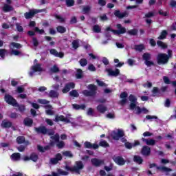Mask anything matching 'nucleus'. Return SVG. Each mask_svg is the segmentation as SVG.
Here are the masks:
<instances>
[{"label":"nucleus","mask_w":176,"mask_h":176,"mask_svg":"<svg viewBox=\"0 0 176 176\" xmlns=\"http://www.w3.org/2000/svg\"><path fill=\"white\" fill-rule=\"evenodd\" d=\"M126 32L131 36H137V35H138V29L134 28L128 31L126 30Z\"/></svg>","instance_id":"obj_30"},{"label":"nucleus","mask_w":176,"mask_h":176,"mask_svg":"<svg viewBox=\"0 0 176 176\" xmlns=\"http://www.w3.org/2000/svg\"><path fill=\"white\" fill-rule=\"evenodd\" d=\"M38 104H43V105H46L47 104H50V101L46 99H38Z\"/></svg>","instance_id":"obj_55"},{"label":"nucleus","mask_w":176,"mask_h":176,"mask_svg":"<svg viewBox=\"0 0 176 176\" xmlns=\"http://www.w3.org/2000/svg\"><path fill=\"white\" fill-rule=\"evenodd\" d=\"M96 109L100 113H105V112L107 111V107L104 106L103 104H98Z\"/></svg>","instance_id":"obj_27"},{"label":"nucleus","mask_w":176,"mask_h":176,"mask_svg":"<svg viewBox=\"0 0 176 176\" xmlns=\"http://www.w3.org/2000/svg\"><path fill=\"white\" fill-rule=\"evenodd\" d=\"M13 10V7L10 6L9 4H4L3 7V11L4 13H8V12H12Z\"/></svg>","instance_id":"obj_35"},{"label":"nucleus","mask_w":176,"mask_h":176,"mask_svg":"<svg viewBox=\"0 0 176 176\" xmlns=\"http://www.w3.org/2000/svg\"><path fill=\"white\" fill-rule=\"evenodd\" d=\"M135 109L137 110V112H136L137 115H140V113H142V112L144 113H148V112H149V111L147 110L146 108L143 107L141 109V107H140V106H137Z\"/></svg>","instance_id":"obj_28"},{"label":"nucleus","mask_w":176,"mask_h":176,"mask_svg":"<svg viewBox=\"0 0 176 176\" xmlns=\"http://www.w3.org/2000/svg\"><path fill=\"white\" fill-rule=\"evenodd\" d=\"M57 173H58L59 175H68L69 173L65 171V170H63V169L58 168L57 170Z\"/></svg>","instance_id":"obj_58"},{"label":"nucleus","mask_w":176,"mask_h":176,"mask_svg":"<svg viewBox=\"0 0 176 176\" xmlns=\"http://www.w3.org/2000/svg\"><path fill=\"white\" fill-rule=\"evenodd\" d=\"M91 10V7L89 6H85L82 8V13L84 14H87Z\"/></svg>","instance_id":"obj_48"},{"label":"nucleus","mask_w":176,"mask_h":176,"mask_svg":"<svg viewBox=\"0 0 176 176\" xmlns=\"http://www.w3.org/2000/svg\"><path fill=\"white\" fill-rule=\"evenodd\" d=\"M33 46L37 47L39 46V41H38V38L36 37H32Z\"/></svg>","instance_id":"obj_62"},{"label":"nucleus","mask_w":176,"mask_h":176,"mask_svg":"<svg viewBox=\"0 0 176 176\" xmlns=\"http://www.w3.org/2000/svg\"><path fill=\"white\" fill-rule=\"evenodd\" d=\"M30 156V160H32V162H34V163H36V162H38V160H39V155H38L35 152L32 153Z\"/></svg>","instance_id":"obj_31"},{"label":"nucleus","mask_w":176,"mask_h":176,"mask_svg":"<svg viewBox=\"0 0 176 176\" xmlns=\"http://www.w3.org/2000/svg\"><path fill=\"white\" fill-rule=\"evenodd\" d=\"M11 157L12 160H15V162H17L21 158V155L20 154V153H14L12 154Z\"/></svg>","instance_id":"obj_36"},{"label":"nucleus","mask_w":176,"mask_h":176,"mask_svg":"<svg viewBox=\"0 0 176 176\" xmlns=\"http://www.w3.org/2000/svg\"><path fill=\"white\" fill-rule=\"evenodd\" d=\"M98 146H102V148H109V144L106 140H101Z\"/></svg>","instance_id":"obj_38"},{"label":"nucleus","mask_w":176,"mask_h":176,"mask_svg":"<svg viewBox=\"0 0 176 176\" xmlns=\"http://www.w3.org/2000/svg\"><path fill=\"white\" fill-rule=\"evenodd\" d=\"M67 171H70L71 173H76V174H80V170L85 168V165L82 161H76L75 162V166L71 167L68 165L65 167Z\"/></svg>","instance_id":"obj_1"},{"label":"nucleus","mask_w":176,"mask_h":176,"mask_svg":"<svg viewBox=\"0 0 176 176\" xmlns=\"http://www.w3.org/2000/svg\"><path fill=\"white\" fill-rule=\"evenodd\" d=\"M91 163L95 167H100V166H102V164H104L105 162L104 160H98L97 158H92L91 160Z\"/></svg>","instance_id":"obj_15"},{"label":"nucleus","mask_w":176,"mask_h":176,"mask_svg":"<svg viewBox=\"0 0 176 176\" xmlns=\"http://www.w3.org/2000/svg\"><path fill=\"white\" fill-rule=\"evenodd\" d=\"M10 49H21L23 47V45L20 43H16V42H12L10 43L9 45Z\"/></svg>","instance_id":"obj_25"},{"label":"nucleus","mask_w":176,"mask_h":176,"mask_svg":"<svg viewBox=\"0 0 176 176\" xmlns=\"http://www.w3.org/2000/svg\"><path fill=\"white\" fill-rule=\"evenodd\" d=\"M11 54H13L14 56H20L21 55V52L16 50H12Z\"/></svg>","instance_id":"obj_64"},{"label":"nucleus","mask_w":176,"mask_h":176,"mask_svg":"<svg viewBox=\"0 0 176 176\" xmlns=\"http://www.w3.org/2000/svg\"><path fill=\"white\" fill-rule=\"evenodd\" d=\"M142 58L144 61V64L146 65V67H152V65H155V63L151 60V58H152V55L150 53H144L142 56Z\"/></svg>","instance_id":"obj_6"},{"label":"nucleus","mask_w":176,"mask_h":176,"mask_svg":"<svg viewBox=\"0 0 176 176\" xmlns=\"http://www.w3.org/2000/svg\"><path fill=\"white\" fill-rule=\"evenodd\" d=\"M129 100L131 102V104H129L130 109L132 111L135 109V108H137V97L133 94H130Z\"/></svg>","instance_id":"obj_9"},{"label":"nucleus","mask_w":176,"mask_h":176,"mask_svg":"<svg viewBox=\"0 0 176 176\" xmlns=\"http://www.w3.org/2000/svg\"><path fill=\"white\" fill-rule=\"evenodd\" d=\"M153 167H156L157 170L162 171L163 173H170L173 171V169L167 168L166 166H157V165L155 163L149 164V168H153Z\"/></svg>","instance_id":"obj_8"},{"label":"nucleus","mask_w":176,"mask_h":176,"mask_svg":"<svg viewBox=\"0 0 176 176\" xmlns=\"http://www.w3.org/2000/svg\"><path fill=\"white\" fill-rule=\"evenodd\" d=\"M84 147L87 149H98L99 146L97 144H91V142L86 141L84 143Z\"/></svg>","instance_id":"obj_16"},{"label":"nucleus","mask_w":176,"mask_h":176,"mask_svg":"<svg viewBox=\"0 0 176 176\" xmlns=\"http://www.w3.org/2000/svg\"><path fill=\"white\" fill-rule=\"evenodd\" d=\"M71 89H75V83L74 82H68L65 84L64 88L62 89V93L64 94L68 93Z\"/></svg>","instance_id":"obj_14"},{"label":"nucleus","mask_w":176,"mask_h":176,"mask_svg":"<svg viewBox=\"0 0 176 176\" xmlns=\"http://www.w3.org/2000/svg\"><path fill=\"white\" fill-rule=\"evenodd\" d=\"M72 107L74 109H76V111H79L80 109L84 111V109H86V105L85 104H73Z\"/></svg>","instance_id":"obj_33"},{"label":"nucleus","mask_w":176,"mask_h":176,"mask_svg":"<svg viewBox=\"0 0 176 176\" xmlns=\"http://www.w3.org/2000/svg\"><path fill=\"white\" fill-rule=\"evenodd\" d=\"M48 96L50 98H58V96H60V94L55 90H51L50 91Z\"/></svg>","instance_id":"obj_34"},{"label":"nucleus","mask_w":176,"mask_h":176,"mask_svg":"<svg viewBox=\"0 0 176 176\" xmlns=\"http://www.w3.org/2000/svg\"><path fill=\"white\" fill-rule=\"evenodd\" d=\"M115 163L118 164V166H124L126 164V160L121 157V156H117L113 159Z\"/></svg>","instance_id":"obj_18"},{"label":"nucleus","mask_w":176,"mask_h":176,"mask_svg":"<svg viewBox=\"0 0 176 176\" xmlns=\"http://www.w3.org/2000/svg\"><path fill=\"white\" fill-rule=\"evenodd\" d=\"M158 13L160 16H163L164 17H167V16H168V12L167 11L164 12L163 10H160Z\"/></svg>","instance_id":"obj_63"},{"label":"nucleus","mask_w":176,"mask_h":176,"mask_svg":"<svg viewBox=\"0 0 176 176\" xmlns=\"http://www.w3.org/2000/svg\"><path fill=\"white\" fill-rule=\"evenodd\" d=\"M15 25L16 27V30L18 31V32H24V28H23V26H21V23H16Z\"/></svg>","instance_id":"obj_51"},{"label":"nucleus","mask_w":176,"mask_h":176,"mask_svg":"<svg viewBox=\"0 0 176 176\" xmlns=\"http://www.w3.org/2000/svg\"><path fill=\"white\" fill-rule=\"evenodd\" d=\"M63 160V155H61V153H57L55 155V157L50 158V164L56 165L58 163V162H61Z\"/></svg>","instance_id":"obj_10"},{"label":"nucleus","mask_w":176,"mask_h":176,"mask_svg":"<svg viewBox=\"0 0 176 176\" xmlns=\"http://www.w3.org/2000/svg\"><path fill=\"white\" fill-rule=\"evenodd\" d=\"M37 149L39 151V152L44 153V152H46V151H50V146H45L43 147L41 145H38L37 146Z\"/></svg>","instance_id":"obj_32"},{"label":"nucleus","mask_w":176,"mask_h":176,"mask_svg":"<svg viewBox=\"0 0 176 176\" xmlns=\"http://www.w3.org/2000/svg\"><path fill=\"white\" fill-rule=\"evenodd\" d=\"M34 131L37 134H43V135H46V134H47V129L45 126L35 127Z\"/></svg>","instance_id":"obj_12"},{"label":"nucleus","mask_w":176,"mask_h":176,"mask_svg":"<svg viewBox=\"0 0 176 176\" xmlns=\"http://www.w3.org/2000/svg\"><path fill=\"white\" fill-rule=\"evenodd\" d=\"M124 135V131L121 129H118V131L116 132V131H113L111 133V137L112 140L114 141H119L121 138V142H127V139L125 138H123Z\"/></svg>","instance_id":"obj_3"},{"label":"nucleus","mask_w":176,"mask_h":176,"mask_svg":"<svg viewBox=\"0 0 176 176\" xmlns=\"http://www.w3.org/2000/svg\"><path fill=\"white\" fill-rule=\"evenodd\" d=\"M41 12H42V10H30V12L25 13V18L27 20L30 19H32V17H34V16H35L36 13H41Z\"/></svg>","instance_id":"obj_11"},{"label":"nucleus","mask_w":176,"mask_h":176,"mask_svg":"<svg viewBox=\"0 0 176 176\" xmlns=\"http://www.w3.org/2000/svg\"><path fill=\"white\" fill-rule=\"evenodd\" d=\"M72 47L73 49H78V47H79V41L78 40H74L72 41Z\"/></svg>","instance_id":"obj_56"},{"label":"nucleus","mask_w":176,"mask_h":176,"mask_svg":"<svg viewBox=\"0 0 176 176\" xmlns=\"http://www.w3.org/2000/svg\"><path fill=\"white\" fill-rule=\"evenodd\" d=\"M4 101L7 102V104H9V105H12V107H14V105H17V100L13 98L11 95L6 94L4 96Z\"/></svg>","instance_id":"obj_7"},{"label":"nucleus","mask_w":176,"mask_h":176,"mask_svg":"<svg viewBox=\"0 0 176 176\" xmlns=\"http://www.w3.org/2000/svg\"><path fill=\"white\" fill-rule=\"evenodd\" d=\"M168 34V33L167 32V30H162L160 33V35L157 37V39H159V41L166 39Z\"/></svg>","instance_id":"obj_29"},{"label":"nucleus","mask_w":176,"mask_h":176,"mask_svg":"<svg viewBox=\"0 0 176 176\" xmlns=\"http://www.w3.org/2000/svg\"><path fill=\"white\" fill-rule=\"evenodd\" d=\"M88 89H85L82 91V94L85 97H94L97 94V90L98 88L94 84H90L88 85Z\"/></svg>","instance_id":"obj_2"},{"label":"nucleus","mask_w":176,"mask_h":176,"mask_svg":"<svg viewBox=\"0 0 176 176\" xmlns=\"http://www.w3.org/2000/svg\"><path fill=\"white\" fill-rule=\"evenodd\" d=\"M17 144H24L25 142V138L24 136H18L16 138Z\"/></svg>","instance_id":"obj_45"},{"label":"nucleus","mask_w":176,"mask_h":176,"mask_svg":"<svg viewBox=\"0 0 176 176\" xmlns=\"http://www.w3.org/2000/svg\"><path fill=\"white\" fill-rule=\"evenodd\" d=\"M6 49H0V57H1L3 59H5V54H6Z\"/></svg>","instance_id":"obj_61"},{"label":"nucleus","mask_w":176,"mask_h":176,"mask_svg":"<svg viewBox=\"0 0 176 176\" xmlns=\"http://www.w3.org/2000/svg\"><path fill=\"white\" fill-rule=\"evenodd\" d=\"M51 72H53V74H57V72H60V69L57 65H54V66L50 69Z\"/></svg>","instance_id":"obj_54"},{"label":"nucleus","mask_w":176,"mask_h":176,"mask_svg":"<svg viewBox=\"0 0 176 176\" xmlns=\"http://www.w3.org/2000/svg\"><path fill=\"white\" fill-rule=\"evenodd\" d=\"M144 49H145V46L144 45V44L135 45V50H136V52H141Z\"/></svg>","instance_id":"obj_40"},{"label":"nucleus","mask_w":176,"mask_h":176,"mask_svg":"<svg viewBox=\"0 0 176 176\" xmlns=\"http://www.w3.org/2000/svg\"><path fill=\"white\" fill-rule=\"evenodd\" d=\"M54 16L55 17V19H56V20H58L59 23H65V18H63L61 16H60L57 14H54Z\"/></svg>","instance_id":"obj_47"},{"label":"nucleus","mask_w":176,"mask_h":176,"mask_svg":"<svg viewBox=\"0 0 176 176\" xmlns=\"http://www.w3.org/2000/svg\"><path fill=\"white\" fill-rule=\"evenodd\" d=\"M106 72L108 73L109 76H119L120 75V70L118 68H116L115 71L112 69H106Z\"/></svg>","instance_id":"obj_13"},{"label":"nucleus","mask_w":176,"mask_h":176,"mask_svg":"<svg viewBox=\"0 0 176 176\" xmlns=\"http://www.w3.org/2000/svg\"><path fill=\"white\" fill-rule=\"evenodd\" d=\"M157 46H159V47H161L162 49H167L168 47L167 45L160 40L157 41Z\"/></svg>","instance_id":"obj_44"},{"label":"nucleus","mask_w":176,"mask_h":176,"mask_svg":"<svg viewBox=\"0 0 176 176\" xmlns=\"http://www.w3.org/2000/svg\"><path fill=\"white\" fill-rule=\"evenodd\" d=\"M76 78L77 79H82L83 78V72L80 69H77V73L76 74Z\"/></svg>","instance_id":"obj_43"},{"label":"nucleus","mask_w":176,"mask_h":176,"mask_svg":"<svg viewBox=\"0 0 176 176\" xmlns=\"http://www.w3.org/2000/svg\"><path fill=\"white\" fill-rule=\"evenodd\" d=\"M133 162L136 163V164H142L144 163V160L140 155H134L133 156Z\"/></svg>","instance_id":"obj_26"},{"label":"nucleus","mask_w":176,"mask_h":176,"mask_svg":"<svg viewBox=\"0 0 176 176\" xmlns=\"http://www.w3.org/2000/svg\"><path fill=\"white\" fill-rule=\"evenodd\" d=\"M114 16L118 19H124V17H127V12H120V10H116L114 11Z\"/></svg>","instance_id":"obj_20"},{"label":"nucleus","mask_w":176,"mask_h":176,"mask_svg":"<svg viewBox=\"0 0 176 176\" xmlns=\"http://www.w3.org/2000/svg\"><path fill=\"white\" fill-rule=\"evenodd\" d=\"M63 1V0H60ZM66 1V5L67 8H71L72 6H74L75 5V0H65Z\"/></svg>","instance_id":"obj_53"},{"label":"nucleus","mask_w":176,"mask_h":176,"mask_svg":"<svg viewBox=\"0 0 176 176\" xmlns=\"http://www.w3.org/2000/svg\"><path fill=\"white\" fill-rule=\"evenodd\" d=\"M142 142H145L146 145L153 146L156 145V140L153 139H146L145 138H142Z\"/></svg>","instance_id":"obj_22"},{"label":"nucleus","mask_w":176,"mask_h":176,"mask_svg":"<svg viewBox=\"0 0 176 176\" xmlns=\"http://www.w3.org/2000/svg\"><path fill=\"white\" fill-rule=\"evenodd\" d=\"M141 153L143 155V156H149L151 155V147L144 146L142 148Z\"/></svg>","instance_id":"obj_21"},{"label":"nucleus","mask_w":176,"mask_h":176,"mask_svg":"<svg viewBox=\"0 0 176 176\" xmlns=\"http://www.w3.org/2000/svg\"><path fill=\"white\" fill-rule=\"evenodd\" d=\"M79 63H80V65H81V67H86V65H87V59L81 58L80 60Z\"/></svg>","instance_id":"obj_57"},{"label":"nucleus","mask_w":176,"mask_h":176,"mask_svg":"<svg viewBox=\"0 0 176 176\" xmlns=\"http://www.w3.org/2000/svg\"><path fill=\"white\" fill-rule=\"evenodd\" d=\"M32 69L34 71V72H42L43 71V69L41 67V64L39 63L32 66Z\"/></svg>","instance_id":"obj_37"},{"label":"nucleus","mask_w":176,"mask_h":176,"mask_svg":"<svg viewBox=\"0 0 176 176\" xmlns=\"http://www.w3.org/2000/svg\"><path fill=\"white\" fill-rule=\"evenodd\" d=\"M69 94L70 97H76V98L79 97V93L78 92V91H76V89L72 90L69 93Z\"/></svg>","instance_id":"obj_46"},{"label":"nucleus","mask_w":176,"mask_h":176,"mask_svg":"<svg viewBox=\"0 0 176 176\" xmlns=\"http://www.w3.org/2000/svg\"><path fill=\"white\" fill-rule=\"evenodd\" d=\"M51 139L54 140L55 142H58L60 141V135H58V133H56L54 136H51Z\"/></svg>","instance_id":"obj_59"},{"label":"nucleus","mask_w":176,"mask_h":176,"mask_svg":"<svg viewBox=\"0 0 176 176\" xmlns=\"http://www.w3.org/2000/svg\"><path fill=\"white\" fill-rule=\"evenodd\" d=\"M168 60L167 54L160 53L157 56V63L158 65H164L165 64H167V63H168Z\"/></svg>","instance_id":"obj_5"},{"label":"nucleus","mask_w":176,"mask_h":176,"mask_svg":"<svg viewBox=\"0 0 176 176\" xmlns=\"http://www.w3.org/2000/svg\"><path fill=\"white\" fill-rule=\"evenodd\" d=\"M56 146L57 148H58V149H63V148L65 146V143L63 140H59L58 142H56Z\"/></svg>","instance_id":"obj_49"},{"label":"nucleus","mask_w":176,"mask_h":176,"mask_svg":"<svg viewBox=\"0 0 176 176\" xmlns=\"http://www.w3.org/2000/svg\"><path fill=\"white\" fill-rule=\"evenodd\" d=\"M14 107H17L19 112H24L25 111V106L23 104H19V103H16V104L14 105Z\"/></svg>","instance_id":"obj_50"},{"label":"nucleus","mask_w":176,"mask_h":176,"mask_svg":"<svg viewBox=\"0 0 176 176\" xmlns=\"http://www.w3.org/2000/svg\"><path fill=\"white\" fill-rule=\"evenodd\" d=\"M50 54H52V56H54L55 57H59L60 58H63V57H64V52H58L56 49H51L50 50Z\"/></svg>","instance_id":"obj_19"},{"label":"nucleus","mask_w":176,"mask_h":176,"mask_svg":"<svg viewBox=\"0 0 176 176\" xmlns=\"http://www.w3.org/2000/svg\"><path fill=\"white\" fill-rule=\"evenodd\" d=\"M92 31L96 34H100V32H101V27L98 25H94L92 28Z\"/></svg>","instance_id":"obj_42"},{"label":"nucleus","mask_w":176,"mask_h":176,"mask_svg":"<svg viewBox=\"0 0 176 176\" xmlns=\"http://www.w3.org/2000/svg\"><path fill=\"white\" fill-rule=\"evenodd\" d=\"M34 120L30 118H26L23 120V124L27 127H32Z\"/></svg>","instance_id":"obj_24"},{"label":"nucleus","mask_w":176,"mask_h":176,"mask_svg":"<svg viewBox=\"0 0 176 176\" xmlns=\"http://www.w3.org/2000/svg\"><path fill=\"white\" fill-rule=\"evenodd\" d=\"M63 155L64 156H65V157H70V158L74 157V154H72V152H71L69 151H66L63 152Z\"/></svg>","instance_id":"obj_52"},{"label":"nucleus","mask_w":176,"mask_h":176,"mask_svg":"<svg viewBox=\"0 0 176 176\" xmlns=\"http://www.w3.org/2000/svg\"><path fill=\"white\" fill-rule=\"evenodd\" d=\"M55 122H64L65 123H71V120L63 115H56L55 116Z\"/></svg>","instance_id":"obj_17"},{"label":"nucleus","mask_w":176,"mask_h":176,"mask_svg":"<svg viewBox=\"0 0 176 176\" xmlns=\"http://www.w3.org/2000/svg\"><path fill=\"white\" fill-rule=\"evenodd\" d=\"M57 32H59V34H65L67 32V28L64 26L58 25L56 28Z\"/></svg>","instance_id":"obj_39"},{"label":"nucleus","mask_w":176,"mask_h":176,"mask_svg":"<svg viewBox=\"0 0 176 176\" xmlns=\"http://www.w3.org/2000/svg\"><path fill=\"white\" fill-rule=\"evenodd\" d=\"M1 126L3 129H10V127L13 126V123L10 121L4 120L2 121Z\"/></svg>","instance_id":"obj_23"},{"label":"nucleus","mask_w":176,"mask_h":176,"mask_svg":"<svg viewBox=\"0 0 176 176\" xmlns=\"http://www.w3.org/2000/svg\"><path fill=\"white\" fill-rule=\"evenodd\" d=\"M114 63L115 64V67L116 68H121V67H123V65H124V62H119V59L116 58L114 59Z\"/></svg>","instance_id":"obj_41"},{"label":"nucleus","mask_w":176,"mask_h":176,"mask_svg":"<svg viewBox=\"0 0 176 176\" xmlns=\"http://www.w3.org/2000/svg\"><path fill=\"white\" fill-rule=\"evenodd\" d=\"M116 28H118V30H113L111 28V27H107L106 28V31H111V32H113L115 35H122L123 34H126V28L123 27L122 24H117Z\"/></svg>","instance_id":"obj_4"},{"label":"nucleus","mask_w":176,"mask_h":176,"mask_svg":"<svg viewBox=\"0 0 176 176\" xmlns=\"http://www.w3.org/2000/svg\"><path fill=\"white\" fill-rule=\"evenodd\" d=\"M34 32H38V34H40V35H42L43 34H45V30H43V29L40 30L39 28L35 27Z\"/></svg>","instance_id":"obj_60"}]
</instances>
